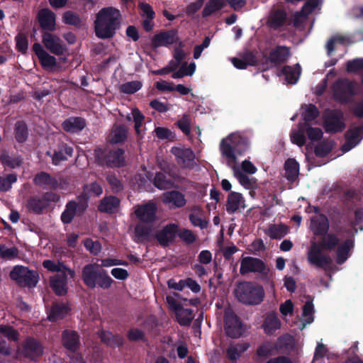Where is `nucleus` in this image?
Listing matches in <instances>:
<instances>
[{
    "mask_svg": "<svg viewBox=\"0 0 363 363\" xmlns=\"http://www.w3.org/2000/svg\"><path fill=\"white\" fill-rule=\"evenodd\" d=\"M120 11L114 7H105L99 11L94 21L96 35L101 39L111 38L119 28Z\"/></svg>",
    "mask_w": 363,
    "mask_h": 363,
    "instance_id": "1",
    "label": "nucleus"
},
{
    "mask_svg": "<svg viewBox=\"0 0 363 363\" xmlns=\"http://www.w3.org/2000/svg\"><path fill=\"white\" fill-rule=\"evenodd\" d=\"M249 148V141L240 133H233L223 138L220 143V150L223 157L235 159L240 157Z\"/></svg>",
    "mask_w": 363,
    "mask_h": 363,
    "instance_id": "2",
    "label": "nucleus"
},
{
    "mask_svg": "<svg viewBox=\"0 0 363 363\" xmlns=\"http://www.w3.org/2000/svg\"><path fill=\"white\" fill-rule=\"evenodd\" d=\"M236 298L245 304L260 303L264 298V291L262 286L253 282L240 283L236 288Z\"/></svg>",
    "mask_w": 363,
    "mask_h": 363,
    "instance_id": "3",
    "label": "nucleus"
},
{
    "mask_svg": "<svg viewBox=\"0 0 363 363\" xmlns=\"http://www.w3.org/2000/svg\"><path fill=\"white\" fill-rule=\"evenodd\" d=\"M11 279L23 286L33 287L38 281V275L27 267L16 266L10 273Z\"/></svg>",
    "mask_w": 363,
    "mask_h": 363,
    "instance_id": "4",
    "label": "nucleus"
},
{
    "mask_svg": "<svg viewBox=\"0 0 363 363\" xmlns=\"http://www.w3.org/2000/svg\"><path fill=\"white\" fill-rule=\"evenodd\" d=\"M33 50L43 69L50 72H55L60 69L56 57L49 54L40 43H34Z\"/></svg>",
    "mask_w": 363,
    "mask_h": 363,
    "instance_id": "5",
    "label": "nucleus"
},
{
    "mask_svg": "<svg viewBox=\"0 0 363 363\" xmlns=\"http://www.w3.org/2000/svg\"><path fill=\"white\" fill-rule=\"evenodd\" d=\"M318 244L313 242L307 254V259L310 264L320 268H326L332 262L330 256L322 252Z\"/></svg>",
    "mask_w": 363,
    "mask_h": 363,
    "instance_id": "6",
    "label": "nucleus"
},
{
    "mask_svg": "<svg viewBox=\"0 0 363 363\" xmlns=\"http://www.w3.org/2000/svg\"><path fill=\"white\" fill-rule=\"evenodd\" d=\"M240 271L242 274L249 272H259L267 275L269 269L261 259L255 257H245L241 260Z\"/></svg>",
    "mask_w": 363,
    "mask_h": 363,
    "instance_id": "7",
    "label": "nucleus"
},
{
    "mask_svg": "<svg viewBox=\"0 0 363 363\" xmlns=\"http://www.w3.org/2000/svg\"><path fill=\"white\" fill-rule=\"evenodd\" d=\"M225 329L226 333L233 338L239 337L242 333L240 320L230 309L225 312Z\"/></svg>",
    "mask_w": 363,
    "mask_h": 363,
    "instance_id": "8",
    "label": "nucleus"
},
{
    "mask_svg": "<svg viewBox=\"0 0 363 363\" xmlns=\"http://www.w3.org/2000/svg\"><path fill=\"white\" fill-rule=\"evenodd\" d=\"M42 43L47 50L56 55H61L66 50L61 39L49 32H45L42 35Z\"/></svg>",
    "mask_w": 363,
    "mask_h": 363,
    "instance_id": "9",
    "label": "nucleus"
},
{
    "mask_svg": "<svg viewBox=\"0 0 363 363\" xmlns=\"http://www.w3.org/2000/svg\"><path fill=\"white\" fill-rule=\"evenodd\" d=\"M43 353V347L40 342L34 338H27L23 345L22 354L30 359L36 360Z\"/></svg>",
    "mask_w": 363,
    "mask_h": 363,
    "instance_id": "10",
    "label": "nucleus"
},
{
    "mask_svg": "<svg viewBox=\"0 0 363 363\" xmlns=\"http://www.w3.org/2000/svg\"><path fill=\"white\" fill-rule=\"evenodd\" d=\"M356 83L344 79L339 81L336 84L335 94L339 100L346 101L351 95L356 92Z\"/></svg>",
    "mask_w": 363,
    "mask_h": 363,
    "instance_id": "11",
    "label": "nucleus"
},
{
    "mask_svg": "<svg viewBox=\"0 0 363 363\" xmlns=\"http://www.w3.org/2000/svg\"><path fill=\"white\" fill-rule=\"evenodd\" d=\"M101 269L97 264H87L82 269V279L84 284L89 288L96 286V281Z\"/></svg>",
    "mask_w": 363,
    "mask_h": 363,
    "instance_id": "12",
    "label": "nucleus"
},
{
    "mask_svg": "<svg viewBox=\"0 0 363 363\" xmlns=\"http://www.w3.org/2000/svg\"><path fill=\"white\" fill-rule=\"evenodd\" d=\"M162 201L169 208H181L186 204L184 195L178 191H170L164 193L162 196Z\"/></svg>",
    "mask_w": 363,
    "mask_h": 363,
    "instance_id": "13",
    "label": "nucleus"
},
{
    "mask_svg": "<svg viewBox=\"0 0 363 363\" xmlns=\"http://www.w3.org/2000/svg\"><path fill=\"white\" fill-rule=\"evenodd\" d=\"M225 206L226 211L229 214H233L246 207L245 200L241 194L232 191L227 197Z\"/></svg>",
    "mask_w": 363,
    "mask_h": 363,
    "instance_id": "14",
    "label": "nucleus"
},
{
    "mask_svg": "<svg viewBox=\"0 0 363 363\" xmlns=\"http://www.w3.org/2000/svg\"><path fill=\"white\" fill-rule=\"evenodd\" d=\"M178 232V225L170 223L157 231L156 238L159 243L163 246L167 245L173 241Z\"/></svg>",
    "mask_w": 363,
    "mask_h": 363,
    "instance_id": "15",
    "label": "nucleus"
},
{
    "mask_svg": "<svg viewBox=\"0 0 363 363\" xmlns=\"http://www.w3.org/2000/svg\"><path fill=\"white\" fill-rule=\"evenodd\" d=\"M157 207L152 202H149L145 205L138 206L135 213L136 216L143 222H151L155 219V214Z\"/></svg>",
    "mask_w": 363,
    "mask_h": 363,
    "instance_id": "16",
    "label": "nucleus"
},
{
    "mask_svg": "<svg viewBox=\"0 0 363 363\" xmlns=\"http://www.w3.org/2000/svg\"><path fill=\"white\" fill-rule=\"evenodd\" d=\"M342 116L340 112H331L325 121L326 132L335 133L342 130L344 124L342 121Z\"/></svg>",
    "mask_w": 363,
    "mask_h": 363,
    "instance_id": "17",
    "label": "nucleus"
},
{
    "mask_svg": "<svg viewBox=\"0 0 363 363\" xmlns=\"http://www.w3.org/2000/svg\"><path fill=\"white\" fill-rule=\"evenodd\" d=\"M318 6V0H309L303 7L302 11L296 14L294 21V26L297 28H302L303 24L306 20V15L314 11Z\"/></svg>",
    "mask_w": 363,
    "mask_h": 363,
    "instance_id": "18",
    "label": "nucleus"
},
{
    "mask_svg": "<svg viewBox=\"0 0 363 363\" xmlns=\"http://www.w3.org/2000/svg\"><path fill=\"white\" fill-rule=\"evenodd\" d=\"M38 21L40 26L50 31H53L55 29V13L48 9H43L39 11Z\"/></svg>",
    "mask_w": 363,
    "mask_h": 363,
    "instance_id": "19",
    "label": "nucleus"
},
{
    "mask_svg": "<svg viewBox=\"0 0 363 363\" xmlns=\"http://www.w3.org/2000/svg\"><path fill=\"white\" fill-rule=\"evenodd\" d=\"M231 62L237 69H244L248 66L255 65L257 60L251 52L246 51L238 57L232 58Z\"/></svg>",
    "mask_w": 363,
    "mask_h": 363,
    "instance_id": "20",
    "label": "nucleus"
},
{
    "mask_svg": "<svg viewBox=\"0 0 363 363\" xmlns=\"http://www.w3.org/2000/svg\"><path fill=\"white\" fill-rule=\"evenodd\" d=\"M362 131V127H356L347 133V141L342 147V152H348L359 143Z\"/></svg>",
    "mask_w": 363,
    "mask_h": 363,
    "instance_id": "21",
    "label": "nucleus"
},
{
    "mask_svg": "<svg viewBox=\"0 0 363 363\" xmlns=\"http://www.w3.org/2000/svg\"><path fill=\"white\" fill-rule=\"evenodd\" d=\"M68 274H57L50 279V286L55 293L59 296L65 295L67 293V277Z\"/></svg>",
    "mask_w": 363,
    "mask_h": 363,
    "instance_id": "22",
    "label": "nucleus"
},
{
    "mask_svg": "<svg viewBox=\"0 0 363 363\" xmlns=\"http://www.w3.org/2000/svg\"><path fill=\"white\" fill-rule=\"evenodd\" d=\"M329 228L327 218L322 214H317L311 218V229L316 235L325 233Z\"/></svg>",
    "mask_w": 363,
    "mask_h": 363,
    "instance_id": "23",
    "label": "nucleus"
},
{
    "mask_svg": "<svg viewBox=\"0 0 363 363\" xmlns=\"http://www.w3.org/2000/svg\"><path fill=\"white\" fill-rule=\"evenodd\" d=\"M44 268L52 272H57L60 274H68L70 278L74 277V272L67 268L65 264L60 262H55L50 259L44 260L43 262Z\"/></svg>",
    "mask_w": 363,
    "mask_h": 363,
    "instance_id": "24",
    "label": "nucleus"
},
{
    "mask_svg": "<svg viewBox=\"0 0 363 363\" xmlns=\"http://www.w3.org/2000/svg\"><path fill=\"white\" fill-rule=\"evenodd\" d=\"M354 247V241L352 239H347L340 244L336 252V262L338 264L344 263L350 256V251Z\"/></svg>",
    "mask_w": 363,
    "mask_h": 363,
    "instance_id": "25",
    "label": "nucleus"
},
{
    "mask_svg": "<svg viewBox=\"0 0 363 363\" xmlns=\"http://www.w3.org/2000/svg\"><path fill=\"white\" fill-rule=\"evenodd\" d=\"M86 125L85 121L79 117H71L62 123L63 129L67 132L76 133L82 130Z\"/></svg>",
    "mask_w": 363,
    "mask_h": 363,
    "instance_id": "26",
    "label": "nucleus"
},
{
    "mask_svg": "<svg viewBox=\"0 0 363 363\" xmlns=\"http://www.w3.org/2000/svg\"><path fill=\"white\" fill-rule=\"evenodd\" d=\"M313 304L311 301H308L303 307V312L301 315V318L299 320L298 328L300 330H303L306 325L311 324L313 322Z\"/></svg>",
    "mask_w": 363,
    "mask_h": 363,
    "instance_id": "27",
    "label": "nucleus"
},
{
    "mask_svg": "<svg viewBox=\"0 0 363 363\" xmlns=\"http://www.w3.org/2000/svg\"><path fill=\"white\" fill-rule=\"evenodd\" d=\"M262 327L267 334H273L281 328V321L275 313H271L267 315Z\"/></svg>",
    "mask_w": 363,
    "mask_h": 363,
    "instance_id": "28",
    "label": "nucleus"
},
{
    "mask_svg": "<svg viewBox=\"0 0 363 363\" xmlns=\"http://www.w3.org/2000/svg\"><path fill=\"white\" fill-rule=\"evenodd\" d=\"M120 201L115 196H107L101 200L99 210L105 213H114L119 208Z\"/></svg>",
    "mask_w": 363,
    "mask_h": 363,
    "instance_id": "29",
    "label": "nucleus"
},
{
    "mask_svg": "<svg viewBox=\"0 0 363 363\" xmlns=\"http://www.w3.org/2000/svg\"><path fill=\"white\" fill-rule=\"evenodd\" d=\"M86 205L78 206L74 201L69 202L66 208L61 216V219L64 223H69L73 219L77 211H83Z\"/></svg>",
    "mask_w": 363,
    "mask_h": 363,
    "instance_id": "30",
    "label": "nucleus"
},
{
    "mask_svg": "<svg viewBox=\"0 0 363 363\" xmlns=\"http://www.w3.org/2000/svg\"><path fill=\"white\" fill-rule=\"evenodd\" d=\"M177 38V31L169 30L155 35L154 43L156 46H167L174 43Z\"/></svg>",
    "mask_w": 363,
    "mask_h": 363,
    "instance_id": "31",
    "label": "nucleus"
},
{
    "mask_svg": "<svg viewBox=\"0 0 363 363\" xmlns=\"http://www.w3.org/2000/svg\"><path fill=\"white\" fill-rule=\"evenodd\" d=\"M64 346L70 351H75L79 345V336L76 332L66 330L62 336Z\"/></svg>",
    "mask_w": 363,
    "mask_h": 363,
    "instance_id": "32",
    "label": "nucleus"
},
{
    "mask_svg": "<svg viewBox=\"0 0 363 363\" xmlns=\"http://www.w3.org/2000/svg\"><path fill=\"white\" fill-rule=\"evenodd\" d=\"M154 184L158 189H166L174 186V180L170 174L167 175L164 173H158L155 177Z\"/></svg>",
    "mask_w": 363,
    "mask_h": 363,
    "instance_id": "33",
    "label": "nucleus"
},
{
    "mask_svg": "<svg viewBox=\"0 0 363 363\" xmlns=\"http://www.w3.org/2000/svg\"><path fill=\"white\" fill-rule=\"evenodd\" d=\"M283 74L285 76V80L289 84H296L301 74V67L299 65L295 67H284L282 70Z\"/></svg>",
    "mask_w": 363,
    "mask_h": 363,
    "instance_id": "34",
    "label": "nucleus"
},
{
    "mask_svg": "<svg viewBox=\"0 0 363 363\" xmlns=\"http://www.w3.org/2000/svg\"><path fill=\"white\" fill-rule=\"evenodd\" d=\"M34 182L36 185L52 189H56L57 187V182L45 172L38 174L34 178Z\"/></svg>",
    "mask_w": 363,
    "mask_h": 363,
    "instance_id": "35",
    "label": "nucleus"
},
{
    "mask_svg": "<svg viewBox=\"0 0 363 363\" xmlns=\"http://www.w3.org/2000/svg\"><path fill=\"white\" fill-rule=\"evenodd\" d=\"M69 311V306L65 303H57L54 305L48 315V319L55 321L65 317Z\"/></svg>",
    "mask_w": 363,
    "mask_h": 363,
    "instance_id": "36",
    "label": "nucleus"
},
{
    "mask_svg": "<svg viewBox=\"0 0 363 363\" xmlns=\"http://www.w3.org/2000/svg\"><path fill=\"white\" fill-rule=\"evenodd\" d=\"M289 233V228L284 224L271 225L267 230V234L273 239H281Z\"/></svg>",
    "mask_w": 363,
    "mask_h": 363,
    "instance_id": "37",
    "label": "nucleus"
},
{
    "mask_svg": "<svg viewBox=\"0 0 363 363\" xmlns=\"http://www.w3.org/2000/svg\"><path fill=\"white\" fill-rule=\"evenodd\" d=\"M189 220L194 226L200 227L201 229L208 225V222L203 218L202 210L199 207H194L189 215Z\"/></svg>",
    "mask_w": 363,
    "mask_h": 363,
    "instance_id": "38",
    "label": "nucleus"
},
{
    "mask_svg": "<svg viewBox=\"0 0 363 363\" xmlns=\"http://www.w3.org/2000/svg\"><path fill=\"white\" fill-rule=\"evenodd\" d=\"M339 242V239L336 235L328 233L323 235L320 242L318 245L322 250L331 251Z\"/></svg>",
    "mask_w": 363,
    "mask_h": 363,
    "instance_id": "39",
    "label": "nucleus"
},
{
    "mask_svg": "<svg viewBox=\"0 0 363 363\" xmlns=\"http://www.w3.org/2000/svg\"><path fill=\"white\" fill-rule=\"evenodd\" d=\"M289 56V50L286 47H279L273 50L269 60L274 63H279L287 60Z\"/></svg>",
    "mask_w": 363,
    "mask_h": 363,
    "instance_id": "40",
    "label": "nucleus"
},
{
    "mask_svg": "<svg viewBox=\"0 0 363 363\" xmlns=\"http://www.w3.org/2000/svg\"><path fill=\"white\" fill-rule=\"evenodd\" d=\"M234 174L238 178L239 182L247 189H251L254 188L255 185V181L253 178H250L246 176L240 171L239 167L234 166L233 167Z\"/></svg>",
    "mask_w": 363,
    "mask_h": 363,
    "instance_id": "41",
    "label": "nucleus"
},
{
    "mask_svg": "<svg viewBox=\"0 0 363 363\" xmlns=\"http://www.w3.org/2000/svg\"><path fill=\"white\" fill-rule=\"evenodd\" d=\"M285 171L287 179L294 182L297 178L299 172V165L296 160H286Z\"/></svg>",
    "mask_w": 363,
    "mask_h": 363,
    "instance_id": "42",
    "label": "nucleus"
},
{
    "mask_svg": "<svg viewBox=\"0 0 363 363\" xmlns=\"http://www.w3.org/2000/svg\"><path fill=\"white\" fill-rule=\"evenodd\" d=\"M196 70V64L194 62H191L187 65V63H183L179 70L173 72L172 77L174 79L182 78L184 76H192Z\"/></svg>",
    "mask_w": 363,
    "mask_h": 363,
    "instance_id": "43",
    "label": "nucleus"
},
{
    "mask_svg": "<svg viewBox=\"0 0 363 363\" xmlns=\"http://www.w3.org/2000/svg\"><path fill=\"white\" fill-rule=\"evenodd\" d=\"M225 4L224 0H209L203 10V16L206 17L211 15L213 13L222 9Z\"/></svg>",
    "mask_w": 363,
    "mask_h": 363,
    "instance_id": "44",
    "label": "nucleus"
},
{
    "mask_svg": "<svg viewBox=\"0 0 363 363\" xmlns=\"http://www.w3.org/2000/svg\"><path fill=\"white\" fill-rule=\"evenodd\" d=\"M171 152L177 159H193L195 157L193 151L190 148L181 145L173 147Z\"/></svg>",
    "mask_w": 363,
    "mask_h": 363,
    "instance_id": "45",
    "label": "nucleus"
},
{
    "mask_svg": "<svg viewBox=\"0 0 363 363\" xmlns=\"http://www.w3.org/2000/svg\"><path fill=\"white\" fill-rule=\"evenodd\" d=\"M290 138L294 144H296L299 147L303 146L306 143L304 125L303 124H299L297 129H294L291 131Z\"/></svg>",
    "mask_w": 363,
    "mask_h": 363,
    "instance_id": "46",
    "label": "nucleus"
},
{
    "mask_svg": "<svg viewBox=\"0 0 363 363\" xmlns=\"http://www.w3.org/2000/svg\"><path fill=\"white\" fill-rule=\"evenodd\" d=\"M177 320L181 325H189L194 318L192 311L182 307L176 313Z\"/></svg>",
    "mask_w": 363,
    "mask_h": 363,
    "instance_id": "47",
    "label": "nucleus"
},
{
    "mask_svg": "<svg viewBox=\"0 0 363 363\" xmlns=\"http://www.w3.org/2000/svg\"><path fill=\"white\" fill-rule=\"evenodd\" d=\"M127 136V130L123 126H116L109 135V141L111 143H119L124 141Z\"/></svg>",
    "mask_w": 363,
    "mask_h": 363,
    "instance_id": "48",
    "label": "nucleus"
},
{
    "mask_svg": "<svg viewBox=\"0 0 363 363\" xmlns=\"http://www.w3.org/2000/svg\"><path fill=\"white\" fill-rule=\"evenodd\" d=\"M99 335L103 342L111 347L120 346L123 344V338L119 335H113L107 331H101Z\"/></svg>",
    "mask_w": 363,
    "mask_h": 363,
    "instance_id": "49",
    "label": "nucleus"
},
{
    "mask_svg": "<svg viewBox=\"0 0 363 363\" xmlns=\"http://www.w3.org/2000/svg\"><path fill=\"white\" fill-rule=\"evenodd\" d=\"M286 14L281 11H272L269 17L268 23L271 27L277 28L284 24Z\"/></svg>",
    "mask_w": 363,
    "mask_h": 363,
    "instance_id": "50",
    "label": "nucleus"
},
{
    "mask_svg": "<svg viewBox=\"0 0 363 363\" xmlns=\"http://www.w3.org/2000/svg\"><path fill=\"white\" fill-rule=\"evenodd\" d=\"M48 206V202L41 198L34 197L30 199L28 202L29 209L35 213H40L45 208Z\"/></svg>",
    "mask_w": 363,
    "mask_h": 363,
    "instance_id": "51",
    "label": "nucleus"
},
{
    "mask_svg": "<svg viewBox=\"0 0 363 363\" xmlns=\"http://www.w3.org/2000/svg\"><path fill=\"white\" fill-rule=\"evenodd\" d=\"M302 116L306 122H309L315 119L318 115V111L316 107L312 104L304 105L301 107Z\"/></svg>",
    "mask_w": 363,
    "mask_h": 363,
    "instance_id": "52",
    "label": "nucleus"
},
{
    "mask_svg": "<svg viewBox=\"0 0 363 363\" xmlns=\"http://www.w3.org/2000/svg\"><path fill=\"white\" fill-rule=\"evenodd\" d=\"M334 144L332 141H324L315 148V154L317 157H324L332 150Z\"/></svg>",
    "mask_w": 363,
    "mask_h": 363,
    "instance_id": "53",
    "label": "nucleus"
},
{
    "mask_svg": "<svg viewBox=\"0 0 363 363\" xmlns=\"http://www.w3.org/2000/svg\"><path fill=\"white\" fill-rule=\"evenodd\" d=\"M142 87V84L139 81H132L125 82L121 85L120 90L125 94H134Z\"/></svg>",
    "mask_w": 363,
    "mask_h": 363,
    "instance_id": "54",
    "label": "nucleus"
},
{
    "mask_svg": "<svg viewBox=\"0 0 363 363\" xmlns=\"http://www.w3.org/2000/svg\"><path fill=\"white\" fill-rule=\"evenodd\" d=\"M154 133L160 140H174L176 138L175 134L169 129L164 127H157Z\"/></svg>",
    "mask_w": 363,
    "mask_h": 363,
    "instance_id": "55",
    "label": "nucleus"
},
{
    "mask_svg": "<svg viewBox=\"0 0 363 363\" xmlns=\"http://www.w3.org/2000/svg\"><path fill=\"white\" fill-rule=\"evenodd\" d=\"M18 251L16 247H7L0 245V257L6 259H12L18 257Z\"/></svg>",
    "mask_w": 363,
    "mask_h": 363,
    "instance_id": "56",
    "label": "nucleus"
},
{
    "mask_svg": "<svg viewBox=\"0 0 363 363\" xmlns=\"http://www.w3.org/2000/svg\"><path fill=\"white\" fill-rule=\"evenodd\" d=\"M62 21L66 24L73 25V26H80L82 24V21L79 16L72 11H66L62 16Z\"/></svg>",
    "mask_w": 363,
    "mask_h": 363,
    "instance_id": "57",
    "label": "nucleus"
},
{
    "mask_svg": "<svg viewBox=\"0 0 363 363\" xmlns=\"http://www.w3.org/2000/svg\"><path fill=\"white\" fill-rule=\"evenodd\" d=\"M28 136L27 127L26 124L21 121L16 124V138L20 142H24Z\"/></svg>",
    "mask_w": 363,
    "mask_h": 363,
    "instance_id": "58",
    "label": "nucleus"
},
{
    "mask_svg": "<svg viewBox=\"0 0 363 363\" xmlns=\"http://www.w3.org/2000/svg\"><path fill=\"white\" fill-rule=\"evenodd\" d=\"M113 282V279L108 275L107 272L102 269L96 281V286H100L103 289H108L111 286Z\"/></svg>",
    "mask_w": 363,
    "mask_h": 363,
    "instance_id": "59",
    "label": "nucleus"
},
{
    "mask_svg": "<svg viewBox=\"0 0 363 363\" xmlns=\"http://www.w3.org/2000/svg\"><path fill=\"white\" fill-rule=\"evenodd\" d=\"M72 152L73 149L72 147L63 144L55 152L53 159H67V157H72Z\"/></svg>",
    "mask_w": 363,
    "mask_h": 363,
    "instance_id": "60",
    "label": "nucleus"
},
{
    "mask_svg": "<svg viewBox=\"0 0 363 363\" xmlns=\"http://www.w3.org/2000/svg\"><path fill=\"white\" fill-rule=\"evenodd\" d=\"M247 350L245 345H232L228 349V355L231 359H236L240 354Z\"/></svg>",
    "mask_w": 363,
    "mask_h": 363,
    "instance_id": "61",
    "label": "nucleus"
},
{
    "mask_svg": "<svg viewBox=\"0 0 363 363\" xmlns=\"http://www.w3.org/2000/svg\"><path fill=\"white\" fill-rule=\"evenodd\" d=\"M6 337L9 340H16L17 332L12 328L6 325H0V337Z\"/></svg>",
    "mask_w": 363,
    "mask_h": 363,
    "instance_id": "62",
    "label": "nucleus"
},
{
    "mask_svg": "<svg viewBox=\"0 0 363 363\" xmlns=\"http://www.w3.org/2000/svg\"><path fill=\"white\" fill-rule=\"evenodd\" d=\"M102 192L103 189L101 185L97 183H92L89 185L85 186L84 187V194L88 196H99L102 194Z\"/></svg>",
    "mask_w": 363,
    "mask_h": 363,
    "instance_id": "63",
    "label": "nucleus"
},
{
    "mask_svg": "<svg viewBox=\"0 0 363 363\" xmlns=\"http://www.w3.org/2000/svg\"><path fill=\"white\" fill-rule=\"evenodd\" d=\"M132 116L135 123V131L138 135H140V127L143 124L145 117L138 108H134L132 110Z\"/></svg>",
    "mask_w": 363,
    "mask_h": 363,
    "instance_id": "64",
    "label": "nucleus"
}]
</instances>
